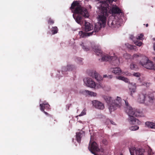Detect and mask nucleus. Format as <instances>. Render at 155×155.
I'll return each instance as SVG.
<instances>
[{
	"mask_svg": "<svg viewBox=\"0 0 155 155\" xmlns=\"http://www.w3.org/2000/svg\"><path fill=\"white\" fill-rule=\"evenodd\" d=\"M109 9V5L107 3H102L99 7L100 13L97 17L98 21L95 24L94 30L90 33H86L82 31H79V35L81 37L84 38L92 35H95L102 27H104L106 25L107 18L108 16V10Z\"/></svg>",
	"mask_w": 155,
	"mask_h": 155,
	"instance_id": "nucleus-1",
	"label": "nucleus"
},
{
	"mask_svg": "<svg viewBox=\"0 0 155 155\" xmlns=\"http://www.w3.org/2000/svg\"><path fill=\"white\" fill-rule=\"evenodd\" d=\"M70 9L74 13L80 14L85 18L89 17L87 10L82 7L78 1H74L72 2Z\"/></svg>",
	"mask_w": 155,
	"mask_h": 155,
	"instance_id": "nucleus-2",
	"label": "nucleus"
},
{
	"mask_svg": "<svg viewBox=\"0 0 155 155\" xmlns=\"http://www.w3.org/2000/svg\"><path fill=\"white\" fill-rule=\"evenodd\" d=\"M104 99L109 106V109L110 113L121 105V99L120 97H117L116 99L114 101L112 100L111 97L108 96L104 97Z\"/></svg>",
	"mask_w": 155,
	"mask_h": 155,
	"instance_id": "nucleus-3",
	"label": "nucleus"
},
{
	"mask_svg": "<svg viewBox=\"0 0 155 155\" xmlns=\"http://www.w3.org/2000/svg\"><path fill=\"white\" fill-rule=\"evenodd\" d=\"M131 108L127 109L126 111V113L129 117V121L130 123L131 124H140V122L137 119H136L134 116L138 117L141 116L142 115V112L139 110L136 109L134 110V112L132 111L130 112Z\"/></svg>",
	"mask_w": 155,
	"mask_h": 155,
	"instance_id": "nucleus-4",
	"label": "nucleus"
},
{
	"mask_svg": "<svg viewBox=\"0 0 155 155\" xmlns=\"http://www.w3.org/2000/svg\"><path fill=\"white\" fill-rule=\"evenodd\" d=\"M103 61H108L113 65L117 66L120 63V61L115 56H110L108 55H104L102 58Z\"/></svg>",
	"mask_w": 155,
	"mask_h": 155,
	"instance_id": "nucleus-5",
	"label": "nucleus"
},
{
	"mask_svg": "<svg viewBox=\"0 0 155 155\" xmlns=\"http://www.w3.org/2000/svg\"><path fill=\"white\" fill-rule=\"evenodd\" d=\"M140 64L147 69L153 70L154 68L153 62L150 61L145 56L143 57V60L140 61Z\"/></svg>",
	"mask_w": 155,
	"mask_h": 155,
	"instance_id": "nucleus-6",
	"label": "nucleus"
},
{
	"mask_svg": "<svg viewBox=\"0 0 155 155\" xmlns=\"http://www.w3.org/2000/svg\"><path fill=\"white\" fill-rule=\"evenodd\" d=\"M130 155H144V149H136L135 147H132L129 149Z\"/></svg>",
	"mask_w": 155,
	"mask_h": 155,
	"instance_id": "nucleus-7",
	"label": "nucleus"
},
{
	"mask_svg": "<svg viewBox=\"0 0 155 155\" xmlns=\"http://www.w3.org/2000/svg\"><path fill=\"white\" fill-rule=\"evenodd\" d=\"M89 150L91 153L94 155H98L96 153V152L100 151V149L98 148L97 143L95 142H93L88 147Z\"/></svg>",
	"mask_w": 155,
	"mask_h": 155,
	"instance_id": "nucleus-8",
	"label": "nucleus"
},
{
	"mask_svg": "<svg viewBox=\"0 0 155 155\" xmlns=\"http://www.w3.org/2000/svg\"><path fill=\"white\" fill-rule=\"evenodd\" d=\"M84 81L88 87L94 88L96 86L95 82L91 78H84Z\"/></svg>",
	"mask_w": 155,
	"mask_h": 155,
	"instance_id": "nucleus-9",
	"label": "nucleus"
},
{
	"mask_svg": "<svg viewBox=\"0 0 155 155\" xmlns=\"http://www.w3.org/2000/svg\"><path fill=\"white\" fill-rule=\"evenodd\" d=\"M111 11L113 14H120L122 13V10L116 5L112 6Z\"/></svg>",
	"mask_w": 155,
	"mask_h": 155,
	"instance_id": "nucleus-10",
	"label": "nucleus"
},
{
	"mask_svg": "<svg viewBox=\"0 0 155 155\" xmlns=\"http://www.w3.org/2000/svg\"><path fill=\"white\" fill-rule=\"evenodd\" d=\"M93 105L97 109L103 110L104 108V104L101 102L96 100L92 101Z\"/></svg>",
	"mask_w": 155,
	"mask_h": 155,
	"instance_id": "nucleus-11",
	"label": "nucleus"
},
{
	"mask_svg": "<svg viewBox=\"0 0 155 155\" xmlns=\"http://www.w3.org/2000/svg\"><path fill=\"white\" fill-rule=\"evenodd\" d=\"M145 100V104L146 105H148L150 103L153 102L154 97L153 94H150L149 95L146 94Z\"/></svg>",
	"mask_w": 155,
	"mask_h": 155,
	"instance_id": "nucleus-12",
	"label": "nucleus"
},
{
	"mask_svg": "<svg viewBox=\"0 0 155 155\" xmlns=\"http://www.w3.org/2000/svg\"><path fill=\"white\" fill-rule=\"evenodd\" d=\"M84 26V30L86 32L92 30L94 28L92 25L87 21H85Z\"/></svg>",
	"mask_w": 155,
	"mask_h": 155,
	"instance_id": "nucleus-13",
	"label": "nucleus"
},
{
	"mask_svg": "<svg viewBox=\"0 0 155 155\" xmlns=\"http://www.w3.org/2000/svg\"><path fill=\"white\" fill-rule=\"evenodd\" d=\"M146 94H142L140 95L138 101L140 103H144Z\"/></svg>",
	"mask_w": 155,
	"mask_h": 155,
	"instance_id": "nucleus-14",
	"label": "nucleus"
},
{
	"mask_svg": "<svg viewBox=\"0 0 155 155\" xmlns=\"http://www.w3.org/2000/svg\"><path fill=\"white\" fill-rule=\"evenodd\" d=\"M45 105L46 106V107L47 108H49V107L50 106L48 104H40V110H41L44 113L46 114L47 115L48 114V113L45 111L44 110L45 109Z\"/></svg>",
	"mask_w": 155,
	"mask_h": 155,
	"instance_id": "nucleus-15",
	"label": "nucleus"
},
{
	"mask_svg": "<svg viewBox=\"0 0 155 155\" xmlns=\"http://www.w3.org/2000/svg\"><path fill=\"white\" fill-rule=\"evenodd\" d=\"M73 17L75 20L76 22L78 24L81 25L83 22L82 21V17L79 15H78L76 17H74L73 15Z\"/></svg>",
	"mask_w": 155,
	"mask_h": 155,
	"instance_id": "nucleus-16",
	"label": "nucleus"
},
{
	"mask_svg": "<svg viewBox=\"0 0 155 155\" xmlns=\"http://www.w3.org/2000/svg\"><path fill=\"white\" fill-rule=\"evenodd\" d=\"M94 49V51L97 55L101 56L102 52L99 47L95 46Z\"/></svg>",
	"mask_w": 155,
	"mask_h": 155,
	"instance_id": "nucleus-17",
	"label": "nucleus"
},
{
	"mask_svg": "<svg viewBox=\"0 0 155 155\" xmlns=\"http://www.w3.org/2000/svg\"><path fill=\"white\" fill-rule=\"evenodd\" d=\"M93 78L94 77L95 79L98 81H101L102 80V77L97 73L94 72L93 75L92 76Z\"/></svg>",
	"mask_w": 155,
	"mask_h": 155,
	"instance_id": "nucleus-18",
	"label": "nucleus"
},
{
	"mask_svg": "<svg viewBox=\"0 0 155 155\" xmlns=\"http://www.w3.org/2000/svg\"><path fill=\"white\" fill-rule=\"evenodd\" d=\"M130 68L132 70L136 71L138 69V65L135 62H132L130 64Z\"/></svg>",
	"mask_w": 155,
	"mask_h": 155,
	"instance_id": "nucleus-19",
	"label": "nucleus"
},
{
	"mask_svg": "<svg viewBox=\"0 0 155 155\" xmlns=\"http://www.w3.org/2000/svg\"><path fill=\"white\" fill-rule=\"evenodd\" d=\"M83 92L84 93H85L86 94L89 95L91 96L95 97L97 95V94L96 93L89 91L88 90H85L83 91Z\"/></svg>",
	"mask_w": 155,
	"mask_h": 155,
	"instance_id": "nucleus-20",
	"label": "nucleus"
},
{
	"mask_svg": "<svg viewBox=\"0 0 155 155\" xmlns=\"http://www.w3.org/2000/svg\"><path fill=\"white\" fill-rule=\"evenodd\" d=\"M143 56L141 54L139 53H137L134 54L132 57H130L129 58L131 60L134 59H137L139 58H141L143 59Z\"/></svg>",
	"mask_w": 155,
	"mask_h": 155,
	"instance_id": "nucleus-21",
	"label": "nucleus"
},
{
	"mask_svg": "<svg viewBox=\"0 0 155 155\" xmlns=\"http://www.w3.org/2000/svg\"><path fill=\"white\" fill-rule=\"evenodd\" d=\"M145 124L148 127L151 128L155 129V123L150 122H146Z\"/></svg>",
	"mask_w": 155,
	"mask_h": 155,
	"instance_id": "nucleus-22",
	"label": "nucleus"
},
{
	"mask_svg": "<svg viewBox=\"0 0 155 155\" xmlns=\"http://www.w3.org/2000/svg\"><path fill=\"white\" fill-rule=\"evenodd\" d=\"M125 45L127 48L130 50H136L137 47L135 45H132L128 43L125 44Z\"/></svg>",
	"mask_w": 155,
	"mask_h": 155,
	"instance_id": "nucleus-23",
	"label": "nucleus"
},
{
	"mask_svg": "<svg viewBox=\"0 0 155 155\" xmlns=\"http://www.w3.org/2000/svg\"><path fill=\"white\" fill-rule=\"evenodd\" d=\"M112 72L115 74H120L121 73V70L120 68L117 67L114 68Z\"/></svg>",
	"mask_w": 155,
	"mask_h": 155,
	"instance_id": "nucleus-24",
	"label": "nucleus"
},
{
	"mask_svg": "<svg viewBox=\"0 0 155 155\" xmlns=\"http://www.w3.org/2000/svg\"><path fill=\"white\" fill-rule=\"evenodd\" d=\"M82 133L80 132H77L76 133V138L78 142L80 143L81 141V139L82 137Z\"/></svg>",
	"mask_w": 155,
	"mask_h": 155,
	"instance_id": "nucleus-25",
	"label": "nucleus"
},
{
	"mask_svg": "<svg viewBox=\"0 0 155 155\" xmlns=\"http://www.w3.org/2000/svg\"><path fill=\"white\" fill-rule=\"evenodd\" d=\"M117 79H118L119 80H121L123 81H124L126 83H130V81H129V80L128 78H127L121 76H118V77H117Z\"/></svg>",
	"mask_w": 155,
	"mask_h": 155,
	"instance_id": "nucleus-26",
	"label": "nucleus"
},
{
	"mask_svg": "<svg viewBox=\"0 0 155 155\" xmlns=\"http://www.w3.org/2000/svg\"><path fill=\"white\" fill-rule=\"evenodd\" d=\"M58 31V29L57 27H53L52 28V29L51 31L53 34H55L57 33Z\"/></svg>",
	"mask_w": 155,
	"mask_h": 155,
	"instance_id": "nucleus-27",
	"label": "nucleus"
},
{
	"mask_svg": "<svg viewBox=\"0 0 155 155\" xmlns=\"http://www.w3.org/2000/svg\"><path fill=\"white\" fill-rule=\"evenodd\" d=\"M74 68V66L73 65H69L67 66V71H70L73 70V68ZM67 71V70H66Z\"/></svg>",
	"mask_w": 155,
	"mask_h": 155,
	"instance_id": "nucleus-28",
	"label": "nucleus"
},
{
	"mask_svg": "<svg viewBox=\"0 0 155 155\" xmlns=\"http://www.w3.org/2000/svg\"><path fill=\"white\" fill-rule=\"evenodd\" d=\"M139 127L137 126H132L130 127V129L131 130H135L139 129Z\"/></svg>",
	"mask_w": 155,
	"mask_h": 155,
	"instance_id": "nucleus-29",
	"label": "nucleus"
},
{
	"mask_svg": "<svg viewBox=\"0 0 155 155\" xmlns=\"http://www.w3.org/2000/svg\"><path fill=\"white\" fill-rule=\"evenodd\" d=\"M75 61L78 63L82 64V59L80 58L77 57L75 60Z\"/></svg>",
	"mask_w": 155,
	"mask_h": 155,
	"instance_id": "nucleus-30",
	"label": "nucleus"
},
{
	"mask_svg": "<svg viewBox=\"0 0 155 155\" xmlns=\"http://www.w3.org/2000/svg\"><path fill=\"white\" fill-rule=\"evenodd\" d=\"M134 44L135 45L139 46H140L142 45V42L139 41H137L134 42Z\"/></svg>",
	"mask_w": 155,
	"mask_h": 155,
	"instance_id": "nucleus-31",
	"label": "nucleus"
},
{
	"mask_svg": "<svg viewBox=\"0 0 155 155\" xmlns=\"http://www.w3.org/2000/svg\"><path fill=\"white\" fill-rule=\"evenodd\" d=\"M117 0H107L106 1L102 2L101 3H107L108 4V2L109 3H112L113 1L115 2Z\"/></svg>",
	"mask_w": 155,
	"mask_h": 155,
	"instance_id": "nucleus-32",
	"label": "nucleus"
},
{
	"mask_svg": "<svg viewBox=\"0 0 155 155\" xmlns=\"http://www.w3.org/2000/svg\"><path fill=\"white\" fill-rule=\"evenodd\" d=\"M143 35L142 34H141L139 35L136 37V38L137 40H142L143 38Z\"/></svg>",
	"mask_w": 155,
	"mask_h": 155,
	"instance_id": "nucleus-33",
	"label": "nucleus"
},
{
	"mask_svg": "<svg viewBox=\"0 0 155 155\" xmlns=\"http://www.w3.org/2000/svg\"><path fill=\"white\" fill-rule=\"evenodd\" d=\"M86 110H85V109H84L81 112V113L80 114H79L78 116H83L85 114H86Z\"/></svg>",
	"mask_w": 155,
	"mask_h": 155,
	"instance_id": "nucleus-34",
	"label": "nucleus"
},
{
	"mask_svg": "<svg viewBox=\"0 0 155 155\" xmlns=\"http://www.w3.org/2000/svg\"><path fill=\"white\" fill-rule=\"evenodd\" d=\"M130 91L131 92L130 95L132 96L133 93H134L136 91V87L135 88H134L131 89L130 88Z\"/></svg>",
	"mask_w": 155,
	"mask_h": 155,
	"instance_id": "nucleus-35",
	"label": "nucleus"
},
{
	"mask_svg": "<svg viewBox=\"0 0 155 155\" xmlns=\"http://www.w3.org/2000/svg\"><path fill=\"white\" fill-rule=\"evenodd\" d=\"M54 23L53 20L51 18H50L48 21V23L50 24H53Z\"/></svg>",
	"mask_w": 155,
	"mask_h": 155,
	"instance_id": "nucleus-36",
	"label": "nucleus"
},
{
	"mask_svg": "<svg viewBox=\"0 0 155 155\" xmlns=\"http://www.w3.org/2000/svg\"><path fill=\"white\" fill-rule=\"evenodd\" d=\"M133 75L134 76L137 77H138L140 76V73H138V72L134 73L133 74Z\"/></svg>",
	"mask_w": 155,
	"mask_h": 155,
	"instance_id": "nucleus-37",
	"label": "nucleus"
},
{
	"mask_svg": "<svg viewBox=\"0 0 155 155\" xmlns=\"http://www.w3.org/2000/svg\"><path fill=\"white\" fill-rule=\"evenodd\" d=\"M82 48L85 51H87L89 50V48H87L84 45L82 46Z\"/></svg>",
	"mask_w": 155,
	"mask_h": 155,
	"instance_id": "nucleus-38",
	"label": "nucleus"
},
{
	"mask_svg": "<svg viewBox=\"0 0 155 155\" xmlns=\"http://www.w3.org/2000/svg\"><path fill=\"white\" fill-rule=\"evenodd\" d=\"M130 108H131V110H130V112H132V111H134V110H133V109L132 108V107H130V106H128V107H127L126 108V112L127 110V109H128Z\"/></svg>",
	"mask_w": 155,
	"mask_h": 155,
	"instance_id": "nucleus-39",
	"label": "nucleus"
},
{
	"mask_svg": "<svg viewBox=\"0 0 155 155\" xmlns=\"http://www.w3.org/2000/svg\"><path fill=\"white\" fill-rule=\"evenodd\" d=\"M148 152V155H153L154 153L152 152L151 150H149Z\"/></svg>",
	"mask_w": 155,
	"mask_h": 155,
	"instance_id": "nucleus-40",
	"label": "nucleus"
},
{
	"mask_svg": "<svg viewBox=\"0 0 155 155\" xmlns=\"http://www.w3.org/2000/svg\"><path fill=\"white\" fill-rule=\"evenodd\" d=\"M50 120L51 121L52 120L53 121V123L52 124H55L54 121H56V120H54V119L53 118H51Z\"/></svg>",
	"mask_w": 155,
	"mask_h": 155,
	"instance_id": "nucleus-41",
	"label": "nucleus"
},
{
	"mask_svg": "<svg viewBox=\"0 0 155 155\" xmlns=\"http://www.w3.org/2000/svg\"><path fill=\"white\" fill-rule=\"evenodd\" d=\"M126 105L127 106V107L129 106H128V103L127 101H126V100L124 101Z\"/></svg>",
	"mask_w": 155,
	"mask_h": 155,
	"instance_id": "nucleus-42",
	"label": "nucleus"
},
{
	"mask_svg": "<svg viewBox=\"0 0 155 155\" xmlns=\"http://www.w3.org/2000/svg\"><path fill=\"white\" fill-rule=\"evenodd\" d=\"M71 104H68L67 106H66V107H67L68 108V110L69 109V107L71 106Z\"/></svg>",
	"mask_w": 155,
	"mask_h": 155,
	"instance_id": "nucleus-43",
	"label": "nucleus"
},
{
	"mask_svg": "<svg viewBox=\"0 0 155 155\" xmlns=\"http://www.w3.org/2000/svg\"><path fill=\"white\" fill-rule=\"evenodd\" d=\"M130 38L133 40H134V37L132 35H131L130 37Z\"/></svg>",
	"mask_w": 155,
	"mask_h": 155,
	"instance_id": "nucleus-44",
	"label": "nucleus"
},
{
	"mask_svg": "<svg viewBox=\"0 0 155 155\" xmlns=\"http://www.w3.org/2000/svg\"><path fill=\"white\" fill-rule=\"evenodd\" d=\"M112 77V76L111 75H108L107 78L109 79H111Z\"/></svg>",
	"mask_w": 155,
	"mask_h": 155,
	"instance_id": "nucleus-45",
	"label": "nucleus"
},
{
	"mask_svg": "<svg viewBox=\"0 0 155 155\" xmlns=\"http://www.w3.org/2000/svg\"><path fill=\"white\" fill-rule=\"evenodd\" d=\"M153 47L154 50L155 51V43H154L153 44Z\"/></svg>",
	"mask_w": 155,
	"mask_h": 155,
	"instance_id": "nucleus-46",
	"label": "nucleus"
},
{
	"mask_svg": "<svg viewBox=\"0 0 155 155\" xmlns=\"http://www.w3.org/2000/svg\"><path fill=\"white\" fill-rule=\"evenodd\" d=\"M108 75H107L106 74H105V75H104V76H103V77L104 78H107V77Z\"/></svg>",
	"mask_w": 155,
	"mask_h": 155,
	"instance_id": "nucleus-47",
	"label": "nucleus"
},
{
	"mask_svg": "<svg viewBox=\"0 0 155 155\" xmlns=\"http://www.w3.org/2000/svg\"><path fill=\"white\" fill-rule=\"evenodd\" d=\"M66 68L65 67H63L62 68V71H63V70H66Z\"/></svg>",
	"mask_w": 155,
	"mask_h": 155,
	"instance_id": "nucleus-48",
	"label": "nucleus"
},
{
	"mask_svg": "<svg viewBox=\"0 0 155 155\" xmlns=\"http://www.w3.org/2000/svg\"><path fill=\"white\" fill-rule=\"evenodd\" d=\"M110 122H111V123L112 124H114V122H113V121H110Z\"/></svg>",
	"mask_w": 155,
	"mask_h": 155,
	"instance_id": "nucleus-49",
	"label": "nucleus"
},
{
	"mask_svg": "<svg viewBox=\"0 0 155 155\" xmlns=\"http://www.w3.org/2000/svg\"><path fill=\"white\" fill-rule=\"evenodd\" d=\"M146 27H147L148 26V24H147L146 25Z\"/></svg>",
	"mask_w": 155,
	"mask_h": 155,
	"instance_id": "nucleus-50",
	"label": "nucleus"
},
{
	"mask_svg": "<svg viewBox=\"0 0 155 155\" xmlns=\"http://www.w3.org/2000/svg\"><path fill=\"white\" fill-rule=\"evenodd\" d=\"M89 7L90 9H91V5H89Z\"/></svg>",
	"mask_w": 155,
	"mask_h": 155,
	"instance_id": "nucleus-51",
	"label": "nucleus"
},
{
	"mask_svg": "<svg viewBox=\"0 0 155 155\" xmlns=\"http://www.w3.org/2000/svg\"><path fill=\"white\" fill-rule=\"evenodd\" d=\"M45 109H48V108H47V107L46 108L45 105Z\"/></svg>",
	"mask_w": 155,
	"mask_h": 155,
	"instance_id": "nucleus-52",
	"label": "nucleus"
},
{
	"mask_svg": "<svg viewBox=\"0 0 155 155\" xmlns=\"http://www.w3.org/2000/svg\"><path fill=\"white\" fill-rule=\"evenodd\" d=\"M154 68H153V70H155V66H154Z\"/></svg>",
	"mask_w": 155,
	"mask_h": 155,
	"instance_id": "nucleus-53",
	"label": "nucleus"
},
{
	"mask_svg": "<svg viewBox=\"0 0 155 155\" xmlns=\"http://www.w3.org/2000/svg\"><path fill=\"white\" fill-rule=\"evenodd\" d=\"M113 22H112L111 23V24L112 25V24H113Z\"/></svg>",
	"mask_w": 155,
	"mask_h": 155,
	"instance_id": "nucleus-54",
	"label": "nucleus"
},
{
	"mask_svg": "<svg viewBox=\"0 0 155 155\" xmlns=\"http://www.w3.org/2000/svg\"><path fill=\"white\" fill-rule=\"evenodd\" d=\"M120 155H123V154H121Z\"/></svg>",
	"mask_w": 155,
	"mask_h": 155,
	"instance_id": "nucleus-55",
	"label": "nucleus"
},
{
	"mask_svg": "<svg viewBox=\"0 0 155 155\" xmlns=\"http://www.w3.org/2000/svg\"><path fill=\"white\" fill-rule=\"evenodd\" d=\"M109 22H108V25H109Z\"/></svg>",
	"mask_w": 155,
	"mask_h": 155,
	"instance_id": "nucleus-56",
	"label": "nucleus"
},
{
	"mask_svg": "<svg viewBox=\"0 0 155 155\" xmlns=\"http://www.w3.org/2000/svg\"><path fill=\"white\" fill-rule=\"evenodd\" d=\"M154 59H155V57H154Z\"/></svg>",
	"mask_w": 155,
	"mask_h": 155,
	"instance_id": "nucleus-57",
	"label": "nucleus"
}]
</instances>
